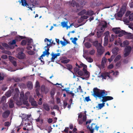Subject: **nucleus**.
<instances>
[{"mask_svg":"<svg viewBox=\"0 0 133 133\" xmlns=\"http://www.w3.org/2000/svg\"><path fill=\"white\" fill-rule=\"evenodd\" d=\"M30 102L31 103V105L34 107H36L38 106L36 102L34 100V98H32L29 100Z\"/></svg>","mask_w":133,"mask_h":133,"instance_id":"9d476101","label":"nucleus"},{"mask_svg":"<svg viewBox=\"0 0 133 133\" xmlns=\"http://www.w3.org/2000/svg\"><path fill=\"white\" fill-rule=\"evenodd\" d=\"M16 104L18 105H21L22 104V102L20 101H16Z\"/></svg>","mask_w":133,"mask_h":133,"instance_id":"052dcab7","label":"nucleus"},{"mask_svg":"<svg viewBox=\"0 0 133 133\" xmlns=\"http://www.w3.org/2000/svg\"><path fill=\"white\" fill-rule=\"evenodd\" d=\"M27 87L29 90H31L33 88V84L32 82L29 81L27 83Z\"/></svg>","mask_w":133,"mask_h":133,"instance_id":"f8f14e48","label":"nucleus"},{"mask_svg":"<svg viewBox=\"0 0 133 133\" xmlns=\"http://www.w3.org/2000/svg\"><path fill=\"white\" fill-rule=\"evenodd\" d=\"M129 19L130 21L133 20V13L131 14L129 16Z\"/></svg>","mask_w":133,"mask_h":133,"instance_id":"58836bf2","label":"nucleus"},{"mask_svg":"<svg viewBox=\"0 0 133 133\" xmlns=\"http://www.w3.org/2000/svg\"><path fill=\"white\" fill-rule=\"evenodd\" d=\"M2 45L3 48H5L7 50H8L9 49H13L14 48V46L12 48V46H10L9 44H8L5 43H2Z\"/></svg>","mask_w":133,"mask_h":133,"instance_id":"0eeeda50","label":"nucleus"},{"mask_svg":"<svg viewBox=\"0 0 133 133\" xmlns=\"http://www.w3.org/2000/svg\"><path fill=\"white\" fill-rule=\"evenodd\" d=\"M94 14V12L91 10H90L86 11L85 15L89 16H92Z\"/></svg>","mask_w":133,"mask_h":133,"instance_id":"aec40b11","label":"nucleus"},{"mask_svg":"<svg viewBox=\"0 0 133 133\" xmlns=\"http://www.w3.org/2000/svg\"><path fill=\"white\" fill-rule=\"evenodd\" d=\"M104 24L102 25V26L101 28V30H104L106 28H107V23L105 21H104Z\"/></svg>","mask_w":133,"mask_h":133,"instance_id":"412c9836","label":"nucleus"},{"mask_svg":"<svg viewBox=\"0 0 133 133\" xmlns=\"http://www.w3.org/2000/svg\"><path fill=\"white\" fill-rule=\"evenodd\" d=\"M87 60L90 63H91L93 62V59L91 57H89L86 58Z\"/></svg>","mask_w":133,"mask_h":133,"instance_id":"79ce46f5","label":"nucleus"},{"mask_svg":"<svg viewBox=\"0 0 133 133\" xmlns=\"http://www.w3.org/2000/svg\"><path fill=\"white\" fill-rule=\"evenodd\" d=\"M129 43L127 40H125L123 41L122 43L121 44V46L122 47H125V46L128 45Z\"/></svg>","mask_w":133,"mask_h":133,"instance_id":"6ab92c4d","label":"nucleus"},{"mask_svg":"<svg viewBox=\"0 0 133 133\" xmlns=\"http://www.w3.org/2000/svg\"><path fill=\"white\" fill-rule=\"evenodd\" d=\"M112 30L116 34L120 33L121 32V30L119 27L114 28L112 29Z\"/></svg>","mask_w":133,"mask_h":133,"instance_id":"ddd939ff","label":"nucleus"},{"mask_svg":"<svg viewBox=\"0 0 133 133\" xmlns=\"http://www.w3.org/2000/svg\"><path fill=\"white\" fill-rule=\"evenodd\" d=\"M127 6V4L126 3H124L122 5V8L120 9L122 11H123L124 13H125L126 9V6Z\"/></svg>","mask_w":133,"mask_h":133,"instance_id":"4be33fe9","label":"nucleus"},{"mask_svg":"<svg viewBox=\"0 0 133 133\" xmlns=\"http://www.w3.org/2000/svg\"><path fill=\"white\" fill-rule=\"evenodd\" d=\"M77 74L79 76H82L84 75V72L82 70L78 71L77 72Z\"/></svg>","mask_w":133,"mask_h":133,"instance_id":"c9c22d12","label":"nucleus"},{"mask_svg":"<svg viewBox=\"0 0 133 133\" xmlns=\"http://www.w3.org/2000/svg\"><path fill=\"white\" fill-rule=\"evenodd\" d=\"M70 61V60L69 59L64 60H62L61 61V62L63 63H68Z\"/></svg>","mask_w":133,"mask_h":133,"instance_id":"49530a36","label":"nucleus"},{"mask_svg":"<svg viewBox=\"0 0 133 133\" xmlns=\"http://www.w3.org/2000/svg\"><path fill=\"white\" fill-rule=\"evenodd\" d=\"M95 124L94 123H92L90 126V128L91 129L90 130V131L92 129L94 131V129L95 127H93V125H95Z\"/></svg>","mask_w":133,"mask_h":133,"instance_id":"bf43d9fd","label":"nucleus"},{"mask_svg":"<svg viewBox=\"0 0 133 133\" xmlns=\"http://www.w3.org/2000/svg\"><path fill=\"white\" fill-rule=\"evenodd\" d=\"M97 49L98 54L100 56L104 52L103 48L100 43H99L98 46L97 48Z\"/></svg>","mask_w":133,"mask_h":133,"instance_id":"7ed1b4c3","label":"nucleus"},{"mask_svg":"<svg viewBox=\"0 0 133 133\" xmlns=\"http://www.w3.org/2000/svg\"><path fill=\"white\" fill-rule=\"evenodd\" d=\"M121 56L119 55H117L115 58L114 60V61L115 62H117V61H119V59H121Z\"/></svg>","mask_w":133,"mask_h":133,"instance_id":"c85d7f7f","label":"nucleus"},{"mask_svg":"<svg viewBox=\"0 0 133 133\" xmlns=\"http://www.w3.org/2000/svg\"><path fill=\"white\" fill-rule=\"evenodd\" d=\"M43 108L46 111H49L50 110L49 106L48 104L46 103H43Z\"/></svg>","mask_w":133,"mask_h":133,"instance_id":"4468645a","label":"nucleus"},{"mask_svg":"<svg viewBox=\"0 0 133 133\" xmlns=\"http://www.w3.org/2000/svg\"><path fill=\"white\" fill-rule=\"evenodd\" d=\"M91 101V99L90 98L89 96L86 97L85 98V99L84 100V101H86L88 102L89 101Z\"/></svg>","mask_w":133,"mask_h":133,"instance_id":"8fccbe9b","label":"nucleus"},{"mask_svg":"<svg viewBox=\"0 0 133 133\" xmlns=\"http://www.w3.org/2000/svg\"><path fill=\"white\" fill-rule=\"evenodd\" d=\"M41 90L42 92H44L45 94H46L48 92L49 89L45 87L44 85H43L41 86Z\"/></svg>","mask_w":133,"mask_h":133,"instance_id":"39448f33","label":"nucleus"},{"mask_svg":"<svg viewBox=\"0 0 133 133\" xmlns=\"http://www.w3.org/2000/svg\"><path fill=\"white\" fill-rule=\"evenodd\" d=\"M124 13L121 10H120L117 13V16L118 17H122Z\"/></svg>","mask_w":133,"mask_h":133,"instance_id":"a878e982","label":"nucleus"},{"mask_svg":"<svg viewBox=\"0 0 133 133\" xmlns=\"http://www.w3.org/2000/svg\"><path fill=\"white\" fill-rule=\"evenodd\" d=\"M27 53L28 54L30 55H33L35 54V52L32 51H29Z\"/></svg>","mask_w":133,"mask_h":133,"instance_id":"3c124183","label":"nucleus"},{"mask_svg":"<svg viewBox=\"0 0 133 133\" xmlns=\"http://www.w3.org/2000/svg\"><path fill=\"white\" fill-rule=\"evenodd\" d=\"M50 44H47V46L45 47V51L43 52V54L41 55V56L39 58V59H41L42 58V59H43V58L42 57H44L45 55H49L50 54V53L49 52V46Z\"/></svg>","mask_w":133,"mask_h":133,"instance_id":"f03ea898","label":"nucleus"},{"mask_svg":"<svg viewBox=\"0 0 133 133\" xmlns=\"http://www.w3.org/2000/svg\"><path fill=\"white\" fill-rule=\"evenodd\" d=\"M55 93V92L54 90H52L50 93L51 97H53Z\"/></svg>","mask_w":133,"mask_h":133,"instance_id":"c03bdc74","label":"nucleus"},{"mask_svg":"<svg viewBox=\"0 0 133 133\" xmlns=\"http://www.w3.org/2000/svg\"><path fill=\"white\" fill-rule=\"evenodd\" d=\"M131 50V47L130 46H129L125 49V51H126L130 53Z\"/></svg>","mask_w":133,"mask_h":133,"instance_id":"473e14b6","label":"nucleus"},{"mask_svg":"<svg viewBox=\"0 0 133 133\" xmlns=\"http://www.w3.org/2000/svg\"><path fill=\"white\" fill-rule=\"evenodd\" d=\"M101 76L102 77L103 79H106V77L107 76L109 77V74L108 72L101 74Z\"/></svg>","mask_w":133,"mask_h":133,"instance_id":"a211bd4d","label":"nucleus"},{"mask_svg":"<svg viewBox=\"0 0 133 133\" xmlns=\"http://www.w3.org/2000/svg\"><path fill=\"white\" fill-rule=\"evenodd\" d=\"M9 58L10 62L15 67L16 66H17V63L16 61L14 60V57L11 56H9Z\"/></svg>","mask_w":133,"mask_h":133,"instance_id":"6e6552de","label":"nucleus"},{"mask_svg":"<svg viewBox=\"0 0 133 133\" xmlns=\"http://www.w3.org/2000/svg\"><path fill=\"white\" fill-rule=\"evenodd\" d=\"M9 107L11 108H13L14 106L13 101L12 99H10L9 103Z\"/></svg>","mask_w":133,"mask_h":133,"instance_id":"5701e85b","label":"nucleus"},{"mask_svg":"<svg viewBox=\"0 0 133 133\" xmlns=\"http://www.w3.org/2000/svg\"><path fill=\"white\" fill-rule=\"evenodd\" d=\"M53 109H57L58 110H59V108L58 106L57 105H56L54 106Z\"/></svg>","mask_w":133,"mask_h":133,"instance_id":"680f3d73","label":"nucleus"},{"mask_svg":"<svg viewBox=\"0 0 133 133\" xmlns=\"http://www.w3.org/2000/svg\"><path fill=\"white\" fill-rule=\"evenodd\" d=\"M124 51L125 52L124 53V57H127V56H128L129 55V54L130 53V52H128V51Z\"/></svg>","mask_w":133,"mask_h":133,"instance_id":"603ef678","label":"nucleus"},{"mask_svg":"<svg viewBox=\"0 0 133 133\" xmlns=\"http://www.w3.org/2000/svg\"><path fill=\"white\" fill-rule=\"evenodd\" d=\"M22 5L24 6H25L27 5V3L25 0H21Z\"/></svg>","mask_w":133,"mask_h":133,"instance_id":"f704fd0d","label":"nucleus"},{"mask_svg":"<svg viewBox=\"0 0 133 133\" xmlns=\"http://www.w3.org/2000/svg\"><path fill=\"white\" fill-rule=\"evenodd\" d=\"M109 34V31H107L105 34H106V35L105 36L104 38V44H105V43L106 44H107L108 41V35Z\"/></svg>","mask_w":133,"mask_h":133,"instance_id":"9b49d317","label":"nucleus"},{"mask_svg":"<svg viewBox=\"0 0 133 133\" xmlns=\"http://www.w3.org/2000/svg\"><path fill=\"white\" fill-rule=\"evenodd\" d=\"M61 24L63 27H66L67 25V24L65 22H62L61 23Z\"/></svg>","mask_w":133,"mask_h":133,"instance_id":"de8ad7c7","label":"nucleus"},{"mask_svg":"<svg viewBox=\"0 0 133 133\" xmlns=\"http://www.w3.org/2000/svg\"><path fill=\"white\" fill-rule=\"evenodd\" d=\"M111 37L110 39V41L111 42L112 41L114 38V36L113 34L111 35Z\"/></svg>","mask_w":133,"mask_h":133,"instance_id":"69168bd1","label":"nucleus"},{"mask_svg":"<svg viewBox=\"0 0 133 133\" xmlns=\"http://www.w3.org/2000/svg\"><path fill=\"white\" fill-rule=\"evenodd\" d=\"M51 55L52 56V57L51 58V61L52 62H54V59L57 57L56 56L53 52H52Z\"/></svg>","mask_w":133,"mask_h":133,"instance_id":"7c9ffc66","label":"nucleus"},{"mask_svg":"<svg viewBox=\"0 0 133 133\" xmlns=\"http://www.w3.org/2000/svg\"><path fill=\"white\" fill-rule=\"evenodd\" d=\"M11 91H8L6 92L5 94V95L7 97H10L11 95Z\"/></svg>","mask_w":133,"mask_h":133,"instance_id":"ea45409f","label":"nucleus"},{"mask_svg":"<svg viewBox=\"0 0 133 133\" xmlns=\"http://www.w3.org/2000/svg\"><path fill=\"white\" fill-rule=\"evenodd\" d=\"M87 68H83L82 69L83 71H84V75L87 76H89V72L87 71Z\"/></svg>","mask_w":133,"mask_h":133,"instance_id":"b1692460","label":"nucleus"},{"mask_svg":"<svg viewBox=\"0 0 133 133\" xmlns=\"http://www.w3.org/2000/svg\"><path fill=\"white\" fill-rule=\"evenodd\" d=\"M63 106L64 107V108L65 109L67 105L68 104L66 101H63Z\"/></svg>","mask_w":133,"mask_h":133,"instance_id":"6e6d98bb","label":"nucleus"},{"mask_svg":"<svg viewBox=\"0 0 133 133\" xmlns=\"http://www.w3.org/2000/svg\"><path fill=\"white\" fill-rule=\"evenodd\" d=\"M77 92H82L83 91L81 89V87L79 85L78 87V88H77Z\"/></svg>","mask_w":133,"mask_h":133,"instance_id":"a19ab883","label":"nucleus"},{"mask_svg":"<svg viewBox=\"0 0 133 133\" xmlns=\"http://www.w3.org/2000/svg\"><path fill=\"white\" fill-rule=\"evenodd\" d=\"M1 57L3 59H6L8 58V56L6 55H2L1 56Z\"/></svg>","mask_w":133,"mask_h":133,"instance_id":"e2e57ef3","label":"nucleus"},{"mask_svg":"<svg viewBox=\"0 0 133 133\" xmlns=\"http://www.w3.org/2000/svg\"><path fill=\"white\" fill-rule=\"evenodd\" d=\"M69 4L70 6L73 7H76V8H78L79 6V4L76 2V1L74 0H72L69 2Z\"/></svg>","mask_w":133,"mask_h":133,"instance_id":"20e7f679","label":"nucleus"},{"mask_svg":"<svg viewBox=\"0 0 133 133\" xmlns=\"http://www.w3.org/2000/svg\"><path fill=\"white\" fill-rule=\"evenodd\" d=\"M27 41L25 39L23 40L21 42V44L22 45H25L26 44Z\"/></svg>","mask_w":133,"mask_h":133,"instance_id":"37998d69","label":"nucleus"},{"mask_svg":"<svg viewBox=\"0 0 133 133\" xmlns=\"http://www.w3.org/2000/svg\"><path fill=\"white\" fill-rule=\"evenodd\" d=\"M10 114V111L8 110H6L3 113L2 117L3 118H6L9 116Z\"/></svg>","mask_w":133,"mask_h":133,"instance_id":"423d86ee","label":"nucleus"},{"mask_svg":"<svg viewBox=\"0 0 133 133\" xmlns=\"http://www.w3.org/2000/svg\"><path fill=\"white\" fill-rule=\"evenodd\" d=\"M105 103L103 102L102 103L98 104L97 106L96 107V108H98V110L101 109L105 106Z\"/></svg>","mask_w":133,"mask_h":133,"instance_id":"f3484780","label":"nucleus"},{"mask_svg":"<svg viewBox=\"0 0 133 133\" xmlns=\"http://www.w3.org/2000/svg\"><path fill=\"white\" fill-rule=\"evenodd\" d=\"M4 125L5 126H9L10 125V123L9 122H6L4 123Z\"/></svg>","mask_w":133,"mask_h":133,"instance_id":"5fc2aeb1","label":"nucleus"},{"mask_svg":"<svg viewBox=\"0 0 133 133\" xmlns=\"http://www.w3.org/2000/svg\"><path fill=\"white\" fill-rule=\"evenodd\" d=\"M88 17V16L85 15L82 16L81 17V18L85 19H87Z\"/></svg>","mask_w":133,"mask_h":133,"instance_id":"338daca9","label":"nucleus"},{"mask_svg":"<svg viewBox=\"0 0 133 133\" xmlns=\"http://www.w3.org/2000/svg\"><path fill=\"white\" fill-rule=\"evenodd\" d=\"M85 45L87 48L88 49L92 45L90 43L87 42L85 44Z\"/></svg>","mask_w":133,"mask_h":133,"instance_id":"2f4dec72","label":"nucleus"},{"mask_svg":"<svg viewBox=\"0 0 133 133\" xmlns=\"http://www.w3.org/2000/svg\"><path fill=\"white\" fill-rule=\"evenodd\" d=\"M39 89H37L36 90V92L37 95L39 97V96L40 95V94L39 91Z\"/></svg>","mask_w":133,"mask_h":133,"instance_id":"0e129e2a","label":"nucleus"},{"mask_svg":"<svg viewBox=\"0 0 133 133\" xmlns=\"http://www.w3.org/2000/svg\"><path fill=\"white\" fill-rule=\"evenodd\" d=\"M23 103L24 104L26 105L27 106H29V104L28 103V101L25 100H23Z\"/></svg>","mask_w":133,"mask_h":133,"instance_id":"4c0bfd02","label":"nucleus"},{"mask_svg":"<svg viewBox=\"0 0 133 133\" xmlns=\"http://www.w3.org/2000/svg\"><path fill=\"white\" fill-rule=\"evenodd\" d=\"M66 66L67 68L70 71H71L72 69V66L71 64H67L66 65Z\"/></svg>","mask_w":133,"mask_h":133,"instance_id":"e433bc0d","label":"nucleus"},{"mask_svg":"<svg viewBox=\"0 0 133 133\" xmlns=\"http://www.w3.org/2000/svg\"><path fill=\"white\" fill-rule=\"evenodd\" d=\"M114 66L112 64H111L108 66V68L109 69H111L113 68Z\"/></svg>","mask_w":133,"mask_h":133,"instance_id":"774afa93","label":"nucleus"},{"mask_svg":"<svg viewBox=\"0 0 133 133\" xmlns=\"http://www.w3.org/2000/svg\"><path fill=\"white\" fill-rule=\"evenodd\" d=\"M86 12V10L85 9H83L78 13V15L79 16H81L85 14Z\"/></svg>","mask_w":133,"mask_h":133,"instance_id":"cd10ccee","label":"nucleus"},{"mask_svg":"<svg viewBox=\"0 0 133 133\" xmlns=\"http://www.w3.org/2000/svg\"><path fill=\"white\" fill-rule=\"evenodd\" d=\"M25 38L26 37L25 36H18L16 37L15 39L17 41H20L23 39Z\"/></svg>","mask_w":133,"mask_h":133,"instance_id":"dca6fc26","label":"nucleus"},{"mask_svg":"<svg viewBox=\"0 0 133 133\" xmlns=\"http://www.w3.org/2000/svg\"><path fill=\"white\" fill-rule=\"evenodd\" d=\"M35 87L39 88L40 87V85L39 83V82L37 81L36 83Z\"/></svg>","mask_w":133,"mask_h":133,"instance_id":"864d4df0","label":"nucleus"},{"mask_svg":"<svg viewBox=\"0 0 133 133\" xmlns=\"http://www.w3.org/2000/svg\"><path fill=\"white\" fill-rule=\"evenodd\" d=\"M86 119H87V116L86 114H85V115H84L83 117L82 118V120L84 122H85L86 120Z\"/></svg>","mask_w":133,"mask_h":133,"instance_id":"13d9d810","label":"nucleus"},{"mask_svg":"<svg viewBox=\"0 0 133 133\" xmlns=\"http://www.w3.org/2000/svg\"><path fill=\"white\" fill-rule=\"evenodd\" d=\"M107 59L105 57H103L101 61V64L102 66H104V64L105 63L107 62Z\"/></svg>","mask_w":133,"mask_h":133,"instance_id":"bb28decb","label":"nucleus"},{"mask_svg":"<svg viewBox=\"0 0 133 133\" xmlns=\"http://www.w3.org/2000/svg\"><path fill=\"white\" fill-rule=\"evenodd\" d=\"M95 52V50H93L90 51L89 54L90 55H93L94 54Z\"/></svg>","mask_w":133,"mask_h":133,"instance_id":"4d7b16f0","label":"nucleus"},{"mask_svg":"<svg viewBox=\"0 0 133 133\" xmlns=\"http://www.w3.org/2000/svg\"><path fill=\"white\" fill-rule=\"evenodd\" d=\"M119 51V48L117 47H115L112 49V52L114 54H117Z\"/></svg>","mask_w":133,"mask_h":133,"instance_id":"393cba45","label":"nucleus"},{"mask_svg":"<svg viewBox=\"0 0 133 133\" xmlns=\"http://www.w3.org/2000/svg\"><path fill=\"white\" fill-rule=\"evenodd\" d=\"M128 35H127V37L129 39H131L132 38V35L131 34V33H128Z\"/></svg>","mask_w":133,"mask_h":133,"instance_id":"09e8293b","label":"nucleus"},{"mask_svg":"<svg viewBox=\"0 0 133 133\" xmlns=\"http://www.w3.org/2000/svg\"><path fill=\"white\" fill-rule=\"evenodd\" d=\"M93 91L92 95L96 98L98 97L99 99L102 98V101L103 103L113 99L111 96H106L108 94V92L104 90H101L95 88L93 89Z\"/></svg>","mask_w":133,"mask_h":133,"instance_id":"f257e3e1","label":"nucleus"},{"mask_svg":"<svg viewBox=\"0 0 133 133\" xmlns=\"http://www.w3.org/2000/svg\"><path fill=\"white\" fill-rule=\"evenodd\" d=\"M17 57L19 59H23L25 57V55L22 52H19L18 53Z\"/></svg>","mask_w":133,"mask_h":133,"instance_id":"1a4fd4ad","label":"nucleus"},{"mask_svg":"<svg viewBox=\"0 0 133 133\" xmlns=\"http://www.w3.org/2000/svg\"><path fill=\"white\" fill-rule=\"evenodd\" d=\"M118 36L121 37L122 36L124 35H127L129 34L128 33L125 31L123 30H121V32L120 33H119Z\"/></svg>","mask_w":133,"mask_h":133,"instance_id":"2eb2a0df","label":"nucleus"},{"mask_svg":"<svg viewBox=\"0 0 133 133\" xmlns=\"http://www.w3.org/2000/svg\"><path fill=\"white\" fill-rule=\"evenodd\" d=\"M16 43V39H13L12 41L9 42L8 44L10 46H11V45L15 44Z\"/></svg>","mask_w":133,"mask_h":133,"instance_id":"c756f323","label":"nucleus"},{"mask_svg":"<svg viewBox=\"0 0 133 133\" xmlns=\"http://www.w3.org/2000/svg\"><path fill=\"white\" fill-rule=\"evenodd\" d=\"M99 44L98 43V41H95L93 43V45L95 47H97L98 46Z\"/></svg>","mask_w":133,"mask_h":133,"instance_id":"a18cd8bd","label":"nucleus"},{"mask_svg":"<svg viewBox=\"0 0 133 133\" xmlns=\"http://www.w3.org/2000/svg\"><path fill=\"white\" fill-rule=\"evenodd\" d=\"M77 38L76 37H75L74 39H73L72 37L70 38V40L73 39L72 41L71 42L75 44H76V41L77 40Z\"/></svg>","mask_w":133,"mask_h":133,"instance_id":"72a5a7b5","label":"nucleus"}]
</instances>
